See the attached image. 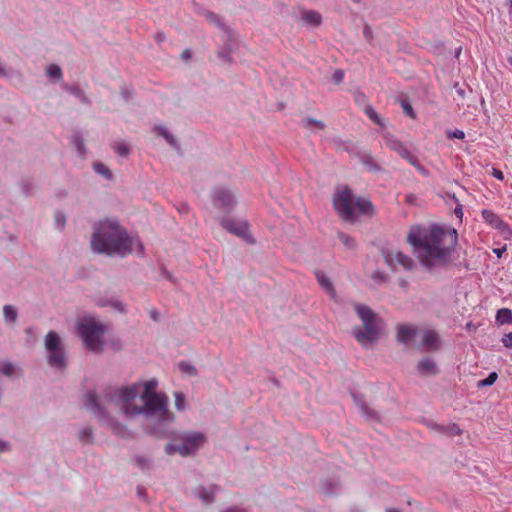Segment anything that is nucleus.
Here are the masks:
<instances>
[{"mask_svg": "<svg viewBox=\"0 0 512 512\" xmlns=\"http://www.w3.org/2000/svg\"><path fill=\"white\" fill-rule=\"evenodd\" d=\"M408 163L411 164L412 166H414L416 168V170L421 175H423V176L429 175V171L422 164H420V162L416 156H414Z\"/></svg>", "mask_w": 512, "mask_h": 512, "instance_id": "obj_31", "label": "nucleus"}, {"mask_svg": "<svg viewBox=\"0 0 512 512\" xmlns=\"http://www.w3.org/2000/svg\"><path fill=\"white\" fill-rule=\"evenodd\" d=\"M221 225L227 232L244 239L248 243H254L249 231V225L246 221H236L234 219L224 218L221 221Z\"/></svg>", "mask_w": 512, "mask_h": 512, "instance_id": "obj_9", "label": "nucleus"}, {"mask_svg": "<svg viewBox=\"0 0 512 512\" xmlns=\"http://www.w3.org/2000/svg\"><path fill=\"white\" fill-rule=\"evenodd\" d=\"M84 405L87 410L93 412L94 414H97L99 416H102L103 414V407L102 404L99 403L95 393L88 392L84 396Z\"/></svg>", "mask_w": 512, "mask_h": 512, "instance_id": "obj_18", "label": "nucleus"}, {"mask_svg": "<svg viewBox=\"0 0 512 512\" xmlns=\"http://www.w3.org/2000/svg\"><path fill=\"white\" fill-rule=\"evenodd\" d=\"M79 440L83 443H92L93 431L91 427H85L79 432Z\"/></svg>", "mask_w": 512, "mask_h": 512, "instance_id": "obj_25", "label": "nucleus"}, {"mask_svg": "<svg viewBox=\"0 0 512 512\" xmlns=\"http://www.w3.org/2000/svg\"><path fill=\"white\" fill-rule=\"evenodd\" d=\"M498 378V375L496 372H492L488 375L487 378L483 379V380H480L478 382V387H486V386H491L493 385L496 380Z\"/></svg>", "mask_w": 512, "mask_h": 512, "instance_id": "obj_30", "label": "nucleus"}, {"mask_svg": "<svg viewBox=\"0 0 512 512\" xmlns=\"http://www.w3.org/2000/svg\"><path fill=\"white\" fill-rule=\"evenodd\" d=\"M332 80L335 84H340L344 80V71L341 69H337L334 71L332 75Z\"/></svg>", "mask_w": 512, "mask_h": 512, "instance_id": "obj_35", "label": "nucleus"}, {"mask_svg": "<svg viewBox=\"0 0 512 512\" xmlns=\"http://www.w3.org/2000/svg\"><path fill=\"white\" fill-rule=\"evenodd\" d=\"M386 512H400V511L397 509H394V508H389L386 510Z\"/></svg>", "mask_w": 512, "mask_h": 512, "instance_id": "obj_53", "label": "nucleus"}, {"mask_svg": "<svg viewBox=\"0 0 512 512\" xmlns=\"http://www.w3.org/2000/svg\"><path fill=\"white\" fill-rule=\"evenodd\" d=\"M179 369L190 376H195L197 374V369L187 362H180Z\"/></svg>", "mask_w": 512, "mask_h": 512, "instance_id": "obj_32", "label": "nucleus"}, {"mask_svg": "<svg viewBox=\"0 0 512 512\" xmlns=\"http://www.w3.org/2000/svg\"><path fill=\"white\" fill-rule=\"evenodd\" d=\"M3 314L6 320L15 322L17 320V311L11 305H5L3 307Z\"/></svg>", "mask_w": 512, "mask_h": 512, "instance_id": "obj_26", "label": "nucleus"}, {"mask_svg": "<svg viewBox=\"0 0 512 512\" xmlns=\"http://www.w3.org/2000/svg\"><path fill=\"white\" fill-rule=\"evenodd\" d=\"M5 75H6L5 69L0 66V76H5Z\"/></svg>", "mask_w": 512, "mask_h": 512, "instance_id": "obj_52", "label": "nucleus"}, {"mask_svg": "<svg viewBox=\"0 0 512 512\" xmlns=\"http://www.w3.org/2000/svg\"><path fill=\"white\" fill-rule=\"evenodd\" d=\"M150 317L154 320V321H157L159 319V314L158 312L155 310V309H152L150 312Z\"/></svg>", "mask_w": 512, "mask_h": 512, "instance_id": "obj_45", "label": "nucleus"}, {"mask_svg": "<svg viewBox=\"0 0 512 512\" xmlns=\"http://www.w3.org/2000/svg\"><path fill=\"white\" fill-rule=\"evenodd\" d=\"M223 512H245L243 509L239 508V507H230L226 510H224Z\"/></svg>", "mask_w": 512, "mask_h": 512, "instance_id": "obj_46", "label": "nucleus"}, {"mask_svg": "<svg viewBox=\"0 0 512 512\" xmlns=\"http://www.w3.org/2000/svg\"><path fill=\"white\" fill-rule=\"evenodd\" d=\"M161 134L163 135V137L167 140L168 143L170 144H174V138L172 135H170L169 133H167L164 129H161Z\"/></svg>", "mask_w": 512, "mask_h": 512, "instance_id": "obj_41", "label": "nucleus"}, {"mask_svg": "<svg viewBox=\"0 0 512 512\" xmlns=\"http://www.w3.org/2000/svg\"><path fill=\"white\" fill-rule=\"evenodd\" d=\"M190 57H191V53H190V51H189V50H184V51L182 52V58H183V59H186V60H187V59H190Z\"/></svg>", "mask_w": 512, "mask_h": 512, "instance_id": "obj_47", "label": "nucleus"}, {"mask_svg": "<svg viewBox=\"0 0 512 512\" xmlns=\"http://www.w3.org/2000/svg\"><path fill=\"white\" fill-rule=\"evenodd\" d=\"M302 124L305 128H308V129H311L313 127H316L320 130H323L325 128V124L320 121V120H316L314 118H305L303 121H302Z\"/></svg>", "mask_w": 512, "mask_h": 512, "instance_id": "obj_24", "label": "nucleus"}, {"mask_svg": "<svg viewBox=\"0 0 512 512\" xmlns=\"http://www.w3.org/2000/svg\"><path fill=\"white\" fill-rule=\"evenodd\" d=\"M492 175L498 179V180H503L504 179V175H503V172L496 169V168H493L492 169Z\"/></svg>", "mask_w": 512, "mask_h": 512, "instance_id": "obj_42", "label": "nucleus"}, {"mask_svg": "<svg viewBox=\"0 0 512 512\" xmlns=\"http://www.w3.org/2000/svg\"><path fill=\"white\" fill-rule=\"evenodd\" d=\"M56 222L58 223V225L60 227H63L64 226V223H65V217L63 214L61 213H57L56 214Z\"/></svg>", "mask_w": 512, "mask_h": 512, "instance_id": "obj_43", "label": "nucleus"}, {"mask_svg": "<svg viewBox=\"0 0 512 512\" xmlns=\"http://www.w3.org/2000/svg\"><path fill=\"white\" fill-rule=\"evenodd\" d=\"M316 278L319 282V284L331 295V297H334L335 290L334 287L330 281V279L325 275V273L321 271H317L315 273Z\"/></svg>", "mask_w": 512, "mask_h": 512, "instance_id": "obj_21", "label": "nucleus"}, {"mask_svg": "<svg viewBox=\"0 0 512 512\" xmlns=\"http://www.w3.org/2000/svg\"><path fill=\"white\" fill-rule=\"evenodd\" d=\"M417 370L420 374L426 376H432L438 373L437 364L429 357L423 358L421 361H419Z\"/></svg>", "mask_w": 512, "mask_h": 512, "instance_id": "obj_17", "label": "nucleus"}, {"mask_svg": "<svg viewBox=\"0 0 512 512\" xmlns=\"http://www.w3.org/2000/svg\"><path fill=\"white\" fill-rule=\"evenodd\" d=\"M76 329L86 349L94 353L102 352V337L106 330L101 322L96 321L93 317L85 316L77 321Z\"/></svg>", "mask_w": 512, "mask_h": 512, "instance_id": "obj_6", "label": "nucleus"}, {"mask_svg": "<svg viewBox=\"0 0 512 512\" xmlns=\"http://www.w3.org/2000/svg\"><path fill=\"white\" fill-rule=\"evenodd\" d=\"M338 238L346 248L352 250L356 247V242L350 235L338 232Z\"/></svg>", "mask_w": 512, "mask_h": 512, "instance_id": "obj_23", "label": "nucleus"}, {"mask_svg": "<svg viewBox=\"0 0 512 512\" xmlns=\"http://www.w3.org/2000/svg\"><path fill=\"white\" fill-rule=\"evenodd\" d=\"M114 151L120 156H127L129 154V148L123 142L116 143L114 145Z\"/></svg>", "mask_w": 512, "mask_h": 512, "instance_id": "obj_33", "label": "nucleus"}, {"mask_svg": "<svg viewBox=\"0 0 512 512\" xmlns=\"http://www.w3.org/2000/svg\"><path fill=\"white\" fill-rule=\"evenodd\" d=\"M482 217L484 221L489 224L491 227L499 230L502 234L510 233V228L507 223H505L496 213L493 211L484 209L482 211Z\"/></svg>", "mask_w": 512, "mask_h": 512, "instance_id": "obj_13", "label": "nucleus"}, {"mask_svg": "<svg viewBox=\"0 0 512 512\" xmlns=\"http://www.w3.org/2000/svg\"><path fill=\"white\" fill-rule=\"evenodd\" d=\"M431 429H433L434 431H436L438 433L448 435V436H456V435L462 434L461 428L455 423H452V424H449L446 426L433 424L431 426Z\"/></svg>", "mask_w": 512, "mask_h": 512, "instance_id": "obj_19", "label": "nucleus"}, {"mask_svg": "<svg viewBox=\"0 0 512 512\" xmlns=\"http://www.w3.org/2000/svg\"><path fill=\"white\" fill-rule=\"evenodd\" d=\"M14 366L11 363H5L1 367V372L6 376H11L14 373Z\"/></svg>", "mask_w": 512, "mask_h": 512, "instance_id": "obj_37", "label": "nucleus"}, {"mask_svg": "<svg viewBox=\"0 0 512 512\" xmlns=\"http://www.w3.org/2000/svg\"><path fill=\"white\" fill-rule=\"evenodd\" d=\"M455 229L437 224L410 226L406 242L412 247L419 263L427 270L446 266L457 245Z\"/></svg>", "mask_w": 512, "mask_h": 512, "instance_id": "obj_2", "label": "nucleus"}, {"mask_svg": "<svg viewBox=\"0 0 512 512\" xmlns=\"http://www.w3.org/2000/svg\"><path fill=\"white\" fill-rule=\"evenodd\" d=\"M138 462H139V465L143 467L148 462V460L139 458Z\"/></svg>", "mask_w": 512, "mask_h": 512, "instance_id": "obj_50", "label": "nucleus"}, {"mask_svg": "<svg viewBox=\"0 0 512 512\" xmlns=\"http://www.w3.org/2000/svg\"><path fill=\"white\" fill-rule=\"evenodd\" d=\"M45 348L49 353L48 362L56 368L65 367V355L58 334L54 331L48 332L45 337Z\"/></svg>", "mask_w": 512, "mask_h": 512, "instance_id": "obj_8", "label": "nucleus"}, {"mask_svg": "<svg viewBox=\"0 0 512 512\" xmlns=\"http://www.w3.org/2000/svg\"><path fill=\"white\" fill-rule=\"evenodd\" d=\"M355 311L362 321L363 328L360 326L354 327L352 330L353 335L360 345L368 347L379 339L382 320L366 305H355Z\"/></svg>", "mask_w": 512, "mask_h": 512, "instance_id": "obj_5", "label": "nucleus"}, {"mask_svg": "<svg viewBox=\"0 0 512 512\" xmlns=\"http://www.w3.org/2000/svg\"><path fill=\"white\" fill-rule=\"evenodd\" d=\"M157 385L158 382L151 379L144 384L109 388L105 391L103 404L115 406L127 417L145 414L155 418L157 423L150 427V433L157 438L168 437L171 435L168 426L175 416L168 409L167 396L155 392Z\"/></svg>", "mask_w": 512, "mask_h": 512, "instance_id": "obj_1", "label": "nucleus"}, {"mask_svg": "<svg viewBox=\"0 0 512 512\" xmlns=\"http://www.w3.org/2000/svg\"><path fill=\"white\" fill-rule=\"evenodd\" d=\"M8 448V444L5 442H0V452L6 451Z\"/></svg>", "mask_w": 512, "mask_h": 512, "instance_id": "obj_49", "label": "nucleus"}, {"mask_svg": "<svg viewBox=\"0 0 512 512\" xmlns=\"http://www.w3.org/2000/svg\"><path fill=\"white\" fill-rule=\"evenodd\" d=\"M506 251V246H503L501 248H496L493 250V252L498 256L501 257L502 254Z\"/></svg>", "mask_w": 512, "mask_h": 512, "instance_id": "obj_44", "label": "nucleus"}, {"mask_svg": "<svg viewBox=\"0 0 512 512\" xmlns=\"http://www.w3.org/2000/svg\"><path fill=\"white\" fill-rule=\"evenodd\" d=\"M73 142L78 150V152L83 155L85 153L84 143L79 136H75Z\"/></svg>", "mask_w": 512, "mask_h": 512, "instance_id": "obj_38", "label": "nucleus"}, {"mask_svg": "<svg viewBox=\"0 0 512 512\" xmlns=\"http://www.w3.org/2000/svg\"><path fill=\"white\" fill-rule=\"evenodd\" d=\"M175 398V407L177 410L182 411L185 409L186 406V398L185 395L182 392H175L174 393Z\"/></svg>", "mask_w": 512, "mask_h": 512, "instance_id": "obj_28", "label": "nucleus"}, {"mask_svg": "<svg viewBox=\"0 0 512 512\" xmlns=\"http://www.w3.org/2000/svg\"><path fill=\"white\" fill-rule=\"evenodd\" d=\"M418 334V329L416 326L401 324L397 327V341L407 345L410 341H412Z\"/></svg>", "mask_w": 512, "mask_h": 512, "instance_id": "obj_14", "label": "nucleus"}, {"mask_svg": "<svg viewBox=\"0 0 512 512\" xmlns=\"http://www.w3.org/2000/svg\"><path fill=\"white\" fill-rule=\"evenodd\" d=\"M366 114L369 117V119L372 120L374 123L378 125L381 124V118L373 108H368L366 110Z\"/></svg>", "mask_w": 512, "mask_h": 512, "instance_id": "obj_34", "label": "nucleus"}, {"mask_svg": "<svg viewBox=\"0 0 512 512\" xmlns=\"http://www.w3.org/2000/svg\"><path fill=\"white\" fill-rule=\"evenodd\" d=\"M133 238L115 218L100 220L94 226L91 248L95 253L126 256L131 253Z\"/></svg>", "mask_w": 512, "mask_h": 512, "instance_id": "obj_3", "label": "nucleus"}, {"mask_svg": "<svg viewBox=\"0 0 512 512\" xmlns=\"http://www.w3.org/2000/svg\"><path fill=\"white\" fill-rule=\"evenodd\" d=\"M354 2H359L360 0H353Z\"/></svg>", "mask_w": 512, "mask_h": 512, "instance_id": "obj_57", "label": "nucleus"}, {"mask_svg": "<svg viewBox=\"0 0 512 512\" xmlns=\"http://www.w3.org/2000/svg\"><path fill=\"white\" fill-rule=\"evenodd\" d=\"M387 146L407 162H409L415 156L410 152L404 143L397 139H389L387 141Z\"/></svg>", "mask_w": 512, "mask_h": 512, "instance_id": "obj_15", "label": "nucleus"}, {"mask_svg": "<svg viewBox=\"0 0 512 512\" xmlns=\"http://www.w3.org/2000/svg\"><path fill=\"white\" fill-rule=\"evenodd\" d=\"M448 137L462 140L465 138V133L462 130H455L453 132H449Z\"/></svg>", "mask_w": 512, "mask_h": 512, "instance_id": "obj_39", "label": "nucleus"}, {"mask_svg": "<svg viewBox=\"0 0 512 512\" xmlns=\"http://www.w3.org/2000/svg\"><path fill=\"white\" fill-rule=\"evenodd\" d=\"M441 338L438 332L434 329L422 330L421 346L427 351H437L441 347Z\"/></svg>", "mask_w": 512, "mask_h": 512, "instance_id": "obj_12", "label": "nucleus"}, {"mask_svg": "<svg viewBox=\"0 0 512 512\" xmlns=\"http://www.w3.org/2000/svg\"><path fill=\"white\" fill-rule=\"evenodd\" d=\"M333 206L339 217L353 223L359 215L370 214L373 206L370 200L363 197H354L348 187L338 190L333 196Z\"/></svg>", "mask_w": 512, "mask_h": 512, "instance_id": "obj_4", "label": "nucleus"}, {"mask_svg": "<svg viewBox=\"0 0 512 512\" xmlns=\"http://www.w3.org/2000/svg\"><path fill=\"white\" fill-rule=\"evenodd\" d=\"M510 8L512 9V0H509Z\"/></svg>", "mask_w": 512, "mask_h": 512, "instance_id": "obj_55", "label": "nucleus"}, {"mask_svg": "<svg viewBox=\"0 0 512 512\" xmlns=\"http://www.w3.org/2000/svg\"><path fill=\"white\" fill-rule=\"evenodd\" d=\"M496 319L501 324L512 322V312H511V310H509L507 308L500 309L497 312Z\"/></svg>", "mask_w": 512, "mask_h": 512, "instance_id": "obj_22", "label": "nucleus"}, {"mask_svg": "<svg viewBox=\"0 0 512 512\" xmlns=\"http://www.w3.org/2000/svg\"><path fill=\"white\" fill-rule=\"evenodd\" d=\"M115 306H116L120 311H124V308H123V306H122V304H121V303L116 302V303H115Z\"/></svg>", "mask_w": 512, "mask_h": 512, "instance_id": "obj_51", "label": "nucleus"}, {"mask_svg": "<svg viewBox=\"0 0 512 512\" xmlns=\"http://www.w3.org/2000/svg\"><path fill=\"white\" fill-rule=\"evenodd\" d=\"M508 62H509L510 65H512V58H509Z\"/></svg>", "mask_w": 512, "mask_h": 512, "instance_id": "obj_54", "label": "nucleus"}, {"mask_svg": "<svg viewBox=\"0 0 512 512\" xmlns=\"http://www.w3.org/2000/svg\"><path fill=\"white\" fill-rule=\"evenodd\" d=\"M220 490L219 486L198 487L195 495L203 501L204 504H211L214 501L215 494Z\"/></svg>", "mask_w": 512, "mask_h": 512, "instance_id": "obj_16", "label": "nucleus"}, {"mask_svg": "<svg viewBox=\"0 0 512 512\" xmlns=\"http://www.w3.org/2000/svg\"><path fill=\"white\" fill-rule=\"evenodd\" d=\"M302 19L306 25L319 26L322 22V16L315 10H305L302 12Z\"/></svg>", "mask_w": 512, "mask_h": 512, "instance_id": "obj_20", "label": "nucleus"}, {"mask_svg": "<svg viewBox=\"0 0 512 512\" xmlns=\"http://www.w3.org/2000/svg\"><path fill=\"white\" fill-rule=\"evenodd\" d=\"M77 89H71V92L76 93Z\"/></svg>", "mask_w": 512, "mask_h": 512, "instance_id": "obj_56", "label": "nucleus"}, {"mask_svg": "<svg viewBox=\"0 0 512 512\" xmlns=\"http://www.w3.org/2000/svg\"><path fill=\"white\" fill-rule=\"evenodd\" d=\"M182 443L177 445L168 443L165 447V452L168 455L175 453L185 457L196 452L205 442L206 437L200 432H185L181 435Z\"/></svg>", "mask_w": 512, "mask_h": 512, "instance_id": "obj_7", "label": "nucleus"}, {"mask_svg": "<svg viewBox=\"0 0 512 512\" xmlns=\"http://www.w3.org/2000/svg\"><path fill=\"white\" fill-rule=\"evenodd\" d=\"M401 106L406 115H408L409 117H411L413 119L416 117L412 106L408 102L402 101Z\"/></svg>", "mask_w": 512, "mask_h": 512, "instance_id": "obj_36", "label": "nucleus"}, {"mask_svg": "<svg viewBox=\"0 0 512 512\" xmlns=\"http://www.w3.org/2000/svg\"><path fill=\"white\" fill-rule=\"evenodd\" d=\"M207 18H208L210 21L217 22V16H216L214 13H209V14L207 15Z\"/></svg>", "mask_w": 512, "mask_h": 512, "instance_id": "obj_48", "label": "nucleus"}, {"mask_svg": "<svg viewBox=\"0 0 512 512\" xmlns=\"http://www.w3.org/2000/svg\"><path fill=\"white\" fill-rule=\"evenodd\" d=\"M47 75L51 78H55V79H61L62 78V70L61 68L56 65V64H50L48 67H47Z\"/></svg>", "mask_w": 512, "mask_h": 512, "instance_id": "obj_27", "label": "nucleus"}, {"mask_svg": "<svg viewBox=\"0 0 512 512\" xmlns=\"http://www.w3.org/2000/svg\"><path fill=\"white\" fill-rule=\"evenodd\" d=\"M502 342L505 347H507V348L512 347V331L503 337Z\"/></svg>", "mask_w": 512, "mask_h": 512, "instance_id": "obj_40", "label": "nucleus"}, {"mask_svg": "<svg viewBox=\"0 0 512 512\" xmlns=\"http://www.w3.org/2000/svg\"><path fill=\"white\" fill-rule=\"evenodd\" d=\"M94 171L105 178L110 179L112 177L110 170L103 163L94 164Z\"/></svg>", "mask_w": 512, "mask_h": 512, "instance_id": "obj_29", "label": "nucleus"}, {"mask_svg": "<svg viewBox=\"0 0 512 512\" xmlns=\"http://www.w3.org/2000/svg\"><path fill=\"white\" fill-rule=\"evenodd\" d=\"M214 206L222 212H229L235 202L232 194L224 188H216L212 193Z\"/></svg>", "mask_w": 512, "mask_h": 512, "instance_id": "obj_11", "label": "nucleus"}, {"mask_svg": "<svg viewBox=\"0 0 512 512\" xmlns=\"http://www.w3.org/2000/svg\"><path fill=\"white\" fill-rule=\"evenodd\" d=\"M386 263L392 268H402L403 270H412L415 266L414 260L401 251H392L385 255Z\"/></svg>", "mask_w": 512, "mask_h": 512, "instance_id": "obj_10", "label": "nucleus"}]
</instances>
